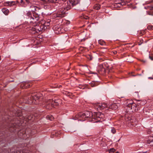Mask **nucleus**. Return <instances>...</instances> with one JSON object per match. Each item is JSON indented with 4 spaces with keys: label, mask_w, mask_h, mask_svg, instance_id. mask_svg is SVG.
<instances>
[{
    "label": "nucleus",
    "mask_w": 153,
    "mask_h": 153,
    "mask_svg": "<svg viewBox=\"0 0 153 153\" xmlns=\"http://www.w3.org/2000/svg\"><path fill=\"white\" fill-rule=\"evenodd\" d=\"M79 3V1L78 0H69L65 3V7L61 8L56 14H54V17L55 18H62L64 17L67 10Z\"/></svg>",
    "instance_id": "1"
},
{
    "label": "nucleus",
    "mask_w": 153,
    "mask_h": 153,
    "mask_svg": "<svg viewBox=\"0 0 153 153\" xmlns=\"http://www.w3.org/2000/svg\"><path fill=\"white\" fill-rule=\"evenodd\" d=\"M75 120H78L80 121H84L87 118H91L90 120L94 121L95 118H93V115L91 112L86 111L83 113H80L75 116Z\"/></svg>",
    "instance_id": "2"
},
{
    "label": "nucleus",
    "mask_w": 153,
    "mask_h": 153,
    "mask_svg": "<svg viewBox=\"0 0 153 153\" xmlns=\"http://www.w3.org/2000/svg\"><path fill=\"white\" fill-rule=\"evenodd\" d=\"M60 101L59 100L55 99L48 100L45 101L44 107H45L47 109H51L52 107L57 106L60 102Z\"/></svg>",
    "instance_id": "3"
},
{
    "label": "nucleus",
    "mask_w": 153,
    "mask_h": 153,
    "mask_svg": "<svg viewBox=\"0 0 153 153\" xmlns=\"http://www.w3.org/2000/svg\"><path fill=\"white\" fill-rule=\"evenodd\" d=\"M27 15L28 16V19L30 23H35L39 19V16L35 14H32L30 12L27 13Z\"/></svg>",
    "instance_id": "4"
},
{
    "label": "nucleus",
    "mask_w": 153,
    "mask_h": 153,
    "mask_svg": "<svg viewBox=\"0 0 153 153\" xmlns=\"http://www.w3.org/2000/svg\"><path fill=\"white\" fill-rule=\"evenodd\" d=\"M44 25L41 24H39L38 25H36L34 27H33L31 29L30 33L32 34L38 33L40 31H44L45 30Z\"/></svg>",
    "instance_id": "5"
},
{
    "label": "nucleus",
    "mask_w": 153,
    "mask_h": 153,
    "mask_svg": "<svg viewBox=\"0 0 153 153\" xmlns=\"http://www.w3.org/2000/svg\"><path fill=\"white\" fill-rule=\"evenodd\" d=\"M126 2V0H115L114 6L117 7H120L121 6L125 4Z\"/></svg>",
    "instance_id": "6"
},
{
    "label": "nucleus",
    "mask_w": 153,
    "mask_h": 153,
    "mask_svg": "<svg viewBox=\"0 0 153 153\" xmlns=\"http://www.w3.org/2000/svg\"><path fill=\"white\" fill-rule=\"evenodd\" d=\"M119 106V104L118 103H113L110 105H107L106 104V110L108 109L115 110Z\"/></svg>",
    "instance_id": "7"
},
{
    "label": "nucleus",
    "mask_w": 153,
    "mask_h": 153,
    "mask_svg": "<svg viewBox=\"0 0 153 153\" xmlns=\"http://www.w3.org/2000/svg\"><path fill=\"white\" fill-rule=\"evenodd\" d=\"M105 104H102L100 103H95L94 105L95 108L98 111V110L104 109L105 108Z\"/></svg>",
    "instance_id": "8"
},
{
    "label": "nucleus",
    "mask_w": 153,
    "mask_h": 153,
    "mask_svg": "<svg viewBox=\"0 0 153 153\" xmlns=\"http://www.w3.org/2000/svg\"><path fill=\"white\" fill-rule=\"evenodd\" d=\"M39 98V97L37 95H33L31 96V97H30V99H28V103L30 104H31L32 103L34 102V100L36 101Z\"/></svg>",
    "instance_id": "9"
},
{
    "label": "nucleus",
    "mask_w": 153,
    "mask_h": 153,
    "mask_svg": "<svg viewBox=\"0 0 153 153\" xmlns=\"http://www.w3.org/2000/svg\"><path fill=\"white\" fill-rule=\"evenodd\" d=\"M129 108L132 111H136L138 110L139 107L135 103H133L130 106Z\"/></svg>",
    "instance_id": "10"
},
{
    "label": "nucleus",
    "mask_w": 153,
    "mask_h": 153,
    "mask_svg": "<svg viewBox=\"0 0 153 153\" xmlns=\"http://www.w3.org/2000/svg\"><path fill=\"white\" fill-rule=\"evenodd\" d=\"M137 121L134 118H131L128 123L129 125L130 124L131 125L135 126L137 125Z\"/></svg>",
    "instance_id": "11"
},
{
    "label": "nucleus",
    "mask_w": 153,
    "mask_h": 153,
    "mask_svg": "<svg viewBox=\"0 0 153 153\" xmlns=\"http://www.w3.org/2000/svg\"><path fill=\"white\" fill-rule=\"evenodd\" d=\"M9 128H10L9 130L11 132H14L16 131V128L15 126L13 123L10 124Z\"/></svg>",
    "instance_id": "12"
},
{
    "label": "nucleus",
    "mask_w": 153,
    "mask_h": 153,
    "mask_svg": "<svg viewBox=\"0 0 153 153\" xmlns=\"http://www.w3.org/2000/svg\"><path fill=\"white\" fill-rule=\"evenodd\" d=\"M19 2L18 1L16 0V1H9L6 2V4L10 6L15 5Z\"/></svg>",
    "instance_id": "13"
},
{
    "label": "nucleus",
    "mask_w": 153,
    "mask_h": 153,
    "mask_svg": "<svg viewBox=\"0 0 153 153\" xmlns=\"http://www.w3.org/2000/svg\"><path fill=\"white\" fill-rule=\"evenodd\" d=\"M133 101L131 100L128 99L126 100V105L128 106V108H130V106L133 103Z\"/></svg>",
    "instance_id": "14"
},
{
    "label": "nucleus",
    "mask_w": 153,
    "mask_h": 153,
    "mask_svg": "<svg viewBox=\"0 0 153 153\" xmlns=\"http://www.w3.org/2000/svg\"><path fill=\"white\" fill-rule=\"evenodd\" d=\"M50 23H49V21H47L45 22L44 24H42V25H44V27H45L44 29L45 30L47 28V26H48L50 25Z\"/></svg>",
    "instance_id": "15"
},
{
    "label": "nucleus",
    "mask_w": 153,
    "mask_h": 153,
    "mask_svg": "<svg viewBox=\"0 0 153 153\" xmlns=\"http://www.w3.org/2000/svg\"><path fill=\"white\" fill-rule=\"evenodd\" d=\"M22 84L24 85V88H29L30 86V84H29L27 82H24L22 84Z\"/></svg>",
    "instance_id": "16"
},
{
    "label": "nucleus",
    "mask_w": 153,
    "mask_h": 153,
    "mask_svg": "<svg viewBox=\"0 0 153 153\" xmlns=\"http://www.w3.org/2000/svg\"><path fill=\"white\" fill-rule=\"evenodd\" d=\"M97 82L95 81H92L90 83V85L92 87H94L97 85Z\"/></svg>",
    "instance_id": "17"
},
{
    "label": "nucleus",
    "mask_w": 153,
    "mask_h": 153,
    "mask_svg": "<svg viewBox=\"0 0 153 153\" xmlns=\"http://www.w3.org/2000/svg\"><path fill=\"white\" fill-rule=\"evenodd\" d=\"M131 119V118L130 117H129L127 115H126L125 117V120L126 122H128V123Z\"/></svg>",
    "instance_id": "18"
},
{
    "label": "nucleus",
    "mask_w": 153,
    "mask_h": 153,
    "mask_svg": "<svg viewBox=\"0 0 153 153\" xmlns=\"http://www.w3.org/2000/svg\"><path fill=\"white\" fill-rule=\"evenodd\" d=\"M46 118L48 119L49 120H52L54 119L53 117L51 115L47 116Z\"/></svg>",
    "instance_id": "19"
},
{
    "label": "nucleus",
    "mask_w": 153,
    "mask_h": 153,
    "mask_svg": "<svg viewBox=\"0 0 153 153\" xmlns=\"http://www.w3.org/2000/svg\"><path fill=\"white\" fill-rule=\"evenodd\" d=\"M100 8V6L98 4H96L94 6V8L96 10H98Z\"/></svg>",
    "instance_id": "20"
},
{
    "label": "nucleus",
    "mask_w": 153,
    "mask_h": 153,
    "mask_svg": "<svg viewBox=\"0 0 153 153\" xmlns=\"http://www.w3.org/2000/svg\"><path fill=\"white\" fill-rule=\"evenodd\" d=\"M98 42L99 43L102 45H104L105 43V42L101 39L99 40Z\"/></svg>",
    "instance_id": "21"
},
{
    "label": "nucleus",
    "mask_w": 153,
    "mask_h": 153,
    "mask_svg": "<svg viewBox=\"0 0 153 153\" xmlns=\"http://www.w3.org/2000/svg\"><path fill=\"white\" fill-rule=\"evenodd\" d=\"M115 151V149L113 148H112L110 149L109 151V153H114Z\"/></svg>",
    "instance_id": "22"
},
{
    "label": "nucleus",
    "mask_w": 153,
    "mask_h": 153,
    "mask_svg": "<svg viewBox=\"0 0 153 153\" xmlns=\"http://www.w3.org/2000/svg\"><path fill=\"white\" fill-rule=\"evenodd\" d=\"M49 2L53 3H56L57 2H58V1L59 0H48Z\"/></svg>",
    "instance_id": "23"
},
{
    "label": "nucleus",
    "mask_w": 153,
    "mask_h": 153,
    "mask_svg": "<svg viewBox=\"0 0 153 153\" xmlns=\"http://www.w3.org/2000/svg\"><path fill=\"white\" fill-rule=\"evenodd\" d=\"M105 143L104 141H101L100 143V146L101 147H103L105 146Z\"/></svg>",
    "instance_id": "24"
},
{
    "label": "nucleus",
    "mask_w": 153,
    "mask_h": 153,
    "mask_svg": "<svg viewBox=\"0 0 153 153\" xmlns=\"http://www.w3.org/2000/svg\"><path fill=\"white\" fill-rule=\"evenodd\" d=\"M87 58L90 60H91L92 59L93 57L92 56L90 55H88L86 56Z\"/></svg>",
    "instance_id": "25"
},
{
    "label": "nucleus",
    "mask_w": 153,
    "mask_h": 153,
    "mask_svg": "<svg viewBox=\"0 0 153 153\" xmlns=\"http://www.w3.org/2000/svg\"><path fill=\"white\" fill-rule=\"evenodd\" d=\"M147 29L149 30H152L153 29V26L152 25H148L147 27Z\"/></svg>",
    "instance_id": "26"
},
{
    "label": "nucleus",
    "mask_w": 153,
    "mask_h": 153,
    "mask_svg": "<svg viewBox=\"0 0 153 153\" xmlns=\"http://www.w3.org/2000/svg\"><path fill=\"white\" fill-rule=\"evenodd\" d=\"M2 11L5 14H6L8 12V10H6L5 9H2Z\"/></svg>",
    "instance_id": "27"
},
{
    "label": "nucleus",
    "mask_w": 153,
    "mask_h": 153,
    "mask_svg": "<svg viewBox=\"0 0 153 153\" xmlns=\"http://www.w3.org/2000/svg\"><path fill=\"white\" fill-rule=\"evenodd\" d=\"M111 131L113 134H114L116 132L115 129L114 128H111Z\"/></svg>",
    "instance_id": "28"
},
{
    "label": "nucleus",
    "mask_w": 153,
    "mask_h": 153,
    "mask_svg": "<svg viewBox=\"0 0 153 153\" xmlns=\"http://www.w3.org/2000/svg\"><path fill=\"white\" fill-rule=\"evenodd\" d=\"M140 101H141L139 100L138 101L137 103H136L138 107H139V105H141V103L140 102Z\"/></svg>",
    "instance_id": "29"
},
{
    "label": "nucleus",
    "mask_w": 153,
    "mask_h": 153,
    "mask_svg": "<svg viewBox=\"0 0 153 153\" xmlns=\"http://www.w3.org/2000/svg\"><path fill=\"white\" fill-rule=\"evenodd\" d=\"M43 2V4H46L47 3V1L46 0H40Z\"/></svg>",
    "instance_id": "30"
},
{
    "label": "nucleus",
    "mask_w": 153,
    "mask_h": 153,
    "mask_svg": "<svg viewBox=\"0 0 153 153\" xmlns=\"http://www.w3.org/2000/svg\"><path fill=\"white\" fill-rule=\"evenodd\" d=\"M99 67L101 69H102V68H103V66L102 64L100 65L99 66Z\"/></svg>",
    "instance_id": "31"
},
{
    "label": "nucleus",
    "mask_w": 153,
    "mask_h": 153,
    "mask_svg": "<svg viewBox=\"0 0 153 153\" xmlns=\"http://www.w3.org/2000/svg\"><path fill=\"white\" fill-rule=\"evenodd\" d=\"M100 114V117H99V118H101V117H102V116L103 115V114H97V116H98V117L99 116V114Z\"/></svg>",
    "instance_id": "32"
},
{
    "label": "nucleus",
    "mask_w": 153,
    "mask_h": 153,
    "mask_svg": "<svg viewBox=\"0 0 153 153\" xmlns=\"http://www.w3.org/2000/svg\"><path fill=\"white\" fill-rule=\"evenodd\" d=\"M140 102L141 103V105H142L145 104V102L143 101H141Z\"/></svg>",
    "instance_id": "33"
},
{
    "label": "nucleus",
    "mask_w": 153,
    "mask_h": 153,
    "mask_svg": "<svg viewBox=\"0 0 153 153\" xmlns=\"http://www.w3.org/2000/svg\"><path fill=\"white\" fill-rule=\"evenodd\" d=\"M82 18H84L86 19H88V17L87 16H83L82 17Z\"/></svg>",
    "instance_id": "34"
},
{
    "label": "nucleus",
    "mask_w": 153,
    "mask_h": 153,
    "mask_svg": "<svg viewBox=\"0 0 153 153\" xmlns=\"http://www.w3.org/2000/svg\"><path fill=\"white\" fill-rule=\"evenodd\" d=\"M16 116H17L18 117H19V116H21L22 115V114L21 113L19 112L18 114H16Z\"/></svg>",
    "instance_id": "35"
},
{
    "label": "nucleus",
    "mask_w": 153,
    "mask_h": 153,
    "mask_svg": "<svg viewBox=\"0 0 153 153\" xmlns=\"http://www.w3.org/2000/svg\"><path fill=\"white\" fill-rule=\"evenodd\" d=\"M145 30H142V31H141L140 32V34H144L145 33Z\"/></svg>",
    "instance_id": "36"
},
{
    "label": "nucleus",
    "mask_w": 153,
    "mask_h": 153,
    "mask_svg": "<svg viewBox=\"0 0 153 153\" xmlns=\"http://www.w3.org/2000/svg\"><path fill=\"white\" fill-rule=\"evenodd\" d=\"M20 2L22 4H24V2L23 0H20Z\"/></svg>",
    "instance_id": "37"
},
{
    "label": "nucleus",
    "mask_w": 153,
    "mask_h": 153,
    "mask_svg": "<svg viewBox=\"0 0 153 153\" xmlns=\"http://www.w3.org/2000/svg\"><path fill=\"white\" fill-rule=\"evenodd\" d=\"M149 58L152 60H153V57L151 56H149Z\"/></svg>",
    "instance_id": "38"
},
{
    "label": "nucleus",
    "mask_w": 153,
    "mask_h": 153,
    "mask_svg": "<svg viewBox=\"0 0 153 153\" xmlns=\"http://www.w3.org/2000/svg\"><path fill=\"white\" fill-rule=\"evenodd\" d=\"M113 53L114 54H115L117 53V52L116 51H113Z\"/></svg>",
    "instance_id": "39"
},
{
    "label": "nucleus",
    "mask_w": 153,
    "mask_h": 153,
    "mask_svg": "<svg viewBox=\"0 0 153 153\" xmlns=\"http://www.w3.org/2000/svg\"><path fill=\"white\" fill-rule=\"evenodd\" d=\"M149 79H153V78L152 77H149Z\"/></svg>",
    "instance_id": "40"
},
{
    "label": "nucleus",
    "mask_w": 153,
    "mask_h": 153,
    "mask_svg": "<svg viewBox=\"0 0 153 153\" xmlns=\"http://www.w3.org/2000/svg\"><path fill=\"white\" fill-rule=\"evenodd\" d=\"M61 87H62L61 85H59V86H58V87L59 88H60Z\"/></svg>",
    "instance_id": "41"
},
{
    "label": "nucleus",
    "mask_w": 153,
    "mask_h": 153,
    "mask_svg": "<svg viewBox=\"0 0 153 153\" xmlns=\"http://www.w3.org/2000/svg\"><path fill=\"white\" fill-rule=\"evenodd\" d=\"M137 75H139V76H141V74H137Z\"/></svg>",
    "instance_id": "42"
},
{
    "label": "nucleus",
    "mask_w": 153,
    "mask_h": 153,
    "mask_svg": "<svg viewBox=\"0 0 153 153\" xmlns=\"http://www.w3.org/2000/svg\"><path fill=\"white\" fill-rule=\"evenodd\" d=\"M104 71H105V69L104 68Z\"/></svg>",
    "instance_id": "43"
},
{
    "label": "nucleus",
    "mask_w": 153,
    "mask_h": 153,
    "mask_svg": "<svg viewBox=\"0 0 153 153\" xmlns=\"http://www.w3.org/2000/svg\"><path fill=\"white\" fill-rule=\"evenodd\" d=\"M143 72H144V71H142V73H143Z\"/></svg>",
    "instance_id": "44"
},
{
    "label": "nucleus",
    "mask_w": 153,
    "mask_h": 153,
    "mask_svg": "<svg viewBox=\"0 0 153 153\" xmlns=\"http://www.w3.org/2000/svg\"><path fill=\"white\" fill-rule=\"evenodd\" d=\"M119 153V152H116V153Z\"/></svg>",
    "instance_id": "45"
},
{
    "label": "nucleus",
    "mask_w": 153,
    "mask_h": 153,
    "mask_svg": "<svg viewBox=\"0 0 153 153\" xmlns=\"http://www.w3.org/2000/svg\"><path fill=\"white\" fill-rule=\"evenodd\" d=\"M132 76H135L136 75H132Z\"/></svg>",
    "instance_id": "46"
},
{
    "label": "nucleus",
    "mask_w": 153,
    "mask_h": 153,
    "mask_svg": "<svg viewBox=\"0 0 153 153\" xmlns=\"http://www.w3.org/2000/svg\"><path fill=\"white\" fill-rule=\"evenodd\" d=\"M29 120H31V119H30L29 118Z\"/></svg>",
    "instance_id": "47"
},
{
    "label": "nucleus",
    "mask_w": 153,
    "mask_h": 153,
    "mask_svg": "<svg viewBox=\"0 0 153 153\" xmlns=\"http://www.w3.org/2000/svg\"><path fill=\"white\" fill-rule=\"evenodd\" d=\"M141 45V44H139V45Z\"/></svg>",
    "instance_id": "48"
},
{
    "label": "nucleus",
    "mask_w": 153,
    "mask_h": 153,
    "mask_svg": "<svg viewBox=\"0 0 153 153\" xmlns=\"http://www.w3.org/2000/svg\"><path fill=\"white\" fill-rule=\"evenodd\" d=\"M105 70H107V69H105Z\"/></svg>",
    "instance_id": "49"
},
{
    "label": "nucleus",
    "mask_w": 153,
    "mask_h": 153,
    "mask_svg": "<svg viewBox=\"0 0 153 153\" xmlns=\"http://www.w3.org/2000/svg\"><path fill=\"white\" fill-rule=\"evenodd\" d=\"M105 70H107V69H105Z\"/></svg>",
    "instance_id": "50"
}]
</instances>
